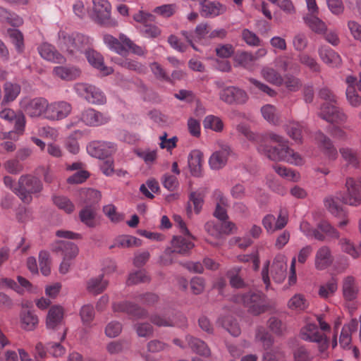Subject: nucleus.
Here are the masks:
<instances>
[{
	"mask_svg": "<svg viewBox=\"0 0 361 361\" xmlns=\"http://www.w3.org/2000/svg\"><path fill=\"white\" fill-rule=\"evenodd\" d=\"M257 151L273 161H285L295 166H301L304 164V159L302 156L288 145H283L281 148H278L261 144L258 146Z\"/></svg>",
	"mask_w": 361,
	"mask_h": 361,
	"instance_id": "1",
	"label": "nucleus"
},
{
	"mask_svg": "<svg viewBox=\"0 0 361 361\" xmlns=\"http://www.w3.org/2000/svg\"><path fill=\"white\" fill-rule=\"evenodd\" d=\"M182 235H176L171 240V247L166 249L164 252V256L161 257V264L166 266L173 262L170 257L171 253H178L180 255H187L194 247L195 245L192 240L195 239L193 235L189 232L188 233H182Z\"/></svg>",
	"mask_w": 361,
	"mask_h": 361,
	"instance_id": "2",
	"label": "nucleus"
},
{
	"mask_svg": "<svg viewBox=\"0 0 361 361\" xmlns=\"http://www.w3.org/2000/svg\"><path fill=\"white\" fill-rule=\"evenodd\" d=\"M236 302L242 303L247 308V311L255 316L259 315L269 309L266 297L259 292H250L235 297Z\"/></svg>",
	"mask_w": 361,
	"mask_h": 361,
	"instance_id": "3",
	"label": "nucleus"
},
{
	"mask_svg": "<svg viewBox=\"0 0 361 361\" xmlns=\"http://www.w3.org/2000/svg\"><path fill=\"white\" fill-rule=\"evenodd\" d=\"M270 270L272 279L278 283H281L286 279L287 272V258L283 255H278L275 257L270 268L269 264L264 265L262 276L264 283L268 288L270 281L269 277V271Z\"/></svg>",
	"mask_w": 361,
	"mask_h": 361,
	"instance_id": "4",
	"label": "nucleus"
},
{
	"mask_svg": "<svg viewBox=\"0 0 361 361\" xmlns=\"http://www.w3.org/2000/svg\"><path fill=\"white\" fill-rule=\"evenodd\" d=\"M59 38L62 40V48L76 57L91 43L89 37L80 33L68 35L64 32H60Z\"/></svg>",
	"mask_w": 361,
	"mask_h": 361,
	"instance_id": "5",
	"label": "nucleus"
},
{
	"mask_svg": "<svg viewBox=\"0 0 361 361\" xmlns=\"http://www.w3.org/2000/svg\"><path fill=\"white\" fill-rule=\"evenodd\" d=\"M41 180L31 175L21 176L18 180V188L13 189L15 192L23 202L29 203L32 200L31 194L37 193L42 190Z\"/></svg>",
	"mask_w": 361,
	"mask_h": 361,
	"instance_id": "6",
	"label": "nucleus"
},
{
	"mask_svg": "<svg viewBox=\"0 0 361 361\" xmlns=\"http://www.w3.org/2000/svg\"><path fill=\"white\" fill-rule=\"evenodd\" d=\"M47 104L48 100L44 97H24L20 101V109L31 118L45 119Z\"/></svg>",
	"mask_w": 361,
	"mask_h": 361,
	"instance_id": "7",
	"label": "nucleus"
},
{
	"mask_svg": "<svg viewBox=\"0 0 361 361\" xmlns=\"http://www.w3.org/2000/svg\"><path fill=\"white\" fill-rule=\"evenodd\" d=\"M73 90L78 97L84 99L90 104L102 105L106 102L104 92L94 85L79 82L74 85Z\"/></svg>",
	"mask_w": 361,
	"mask_h": 361,
	"instance_id": "8",
	"label": "nucleus"
},
{
	"mask_svg": "<svg viewBox=\"0 0 361 361\" xmlns=\"http://www.w3.org/2000/svg\"><path fill=\"white\" fill-rule=\"evenodd\" d=\"M72 104L65 100L48 101L45 119L51 122L61 121L68 117L72 112Z\"/></svg>",
	"mask_w": 361,
	"mask_h": 361,
	"instance_id": "9",
	"label": "nucleus"
},
{
	"mask_svg": "<svg viewBox=\"0 0 361 361\" xmlns=\"http://www.w3.org/2000/svg\"><path fill=\"white\" fill-rule=\"evenodd\" d=\"M94 20L106 27H115L117 22L111 18V6L107 0H92Z\"/></svg>",
	"mask_w": 361,
	"mask_h": 361,
	"instance_id": "10",
	"label": "nucleus"
},
{
	"mask_svg": "<svg viewBox=\"0 0 361 361\" xmlns=\"http://www.w3.org/2000/svg\"><path fill=\"white\" fill-rule=\"evenodd\" d=\"M360 182L351 177L346 178L343 194H338L337 199L346 204L357 207L361 204V191L359 188Z\"/></svg>",
	"mask_w": 361,
	"mask_h": 361,
	"instance_id": "11",
	"label": "nucleus"
},
{
	"mask_svg": "<svg viewBox=\"0 0 361 361\" xmlns=\"http://www.w3.org/2000/svg\"><path fill=\"white\" fill-rule=\"evenodd\" d=\"M206 232L215 239H221L225 235H230L237 229L236 226L231 221L215 222L208 221L204 225Z\"/></svg>",
	"mask_w": 361,
	"mask_h": 361,
	"instance_id": "12",
	"label": "nucleus"
},
{
	"mask_svg": "<svg viewBox=\"0 0 361 361\" xmlns=\"http://www.w3.org/2000/svg\"><path fill=\"white\" fill-rule=\"evenodd\" d=\"M336 104H323L319 116L330 123H344L347 121L348 116Z\"/></svg>",
	"mask_w": 361,
	"mask_h": 361,
	"instance_id": "13",
	"label": "nucleus"
},
{
	"mask_svg": "<svg viewBox=\"0 0 361 361\" xmlns=\"http://www.w3.org/2000/svg\"><path fill=\"white\" fill-rule=\"evenodd\" d=\"M232 151L227 144L219 142L216 149L209 159V164L212 169L219 170L224 167Z\"/></svg>",
	"mask_w": 361,
	"mask_h": 361,
	"instance_id": "14",
	"label": "nucleus"
},
{
	"mask_svg": "<svg viewBox=\"0 0 361 361\" xmlns=\"http://www.w3.org/2000/svg\"><path fill=\"white\" fill-rule=\"evenodd\" d=\"M87 150L92 157L103 159L113 154L116 150V146L111 142L94 141L87 145Z\"/></svg>",
	"mask_w": 361,
	"mask_h": 361,
	"instance_id": "15",
	"label": "nucleus"
},
{
	"mask_svg": "<svg viewBox=\"0 0 361 361\" xmlns=\"http://www.w3.org/2000/svg\"><path fill=\"white\" fill-rule=\"evenodd\" d=\"M220 99L229 104H244L247 100V93L238 87L231 86L224 88L219 93Z\"/></svg>",
	"mask_w": 361,
	"mask_h": 361,
	"instance_id": "16",
	"label": "nucleus"
},
{
	"mask_svg": "<svg viewBox=\"0 0 361 361\" xmlns=\"http://www.w3.org/2000/svg\"><path fill=\"white\" fill-rule=\"evenodd\" d=\"M0 118L9 123L14 122V129L18 134H23L25 126V117L22 112H15L10 108L0 111Z\"/></svg>",
	"mask_w": 361,
	"mask_h": 361,
	"instance_id": "17",
	"label": "nucleus"
},
{
	"mask_svg": "<svg viewBox=\"0 0 361 361\" xmlns=\"http://www.w3.org/2000/svg\"><path fill=\"white\" fill-rule=\"evenodd\" d=\"M150 320L158 326H173L176 325L185 326L187 323L185 317L181 314H176L172 317L166 314H155L150 317Z\"/></svg>",
	"mask_w": 361,
	"mask_h": 361,
	"instance_id": "18",
	"label": "nucleus"
},
{
	"mask_svg": "<svg viewBox=\"0 0 361 361\" xmlns=\"http://www.w3.org/2000/svg\"><path fill=\"white\" fill-rule=\"evenodd\" d=\"M80 119L87 126H98L106 123L109 117L94 109L88 108L82 112Z\"/></svg>",
	"mask_w": 361,
	"mask_h": 361,
	"instance_id": "19",
	"label": "nucleus"
},
{
	"mask_svg": "<svg viewBox=\"0 0 361 361\" xmlns=\"http://www.w3.org/2000/svg\"><path fill=\"white\" fill-rule=\"evenodd\" d=\"M65 310L59 305H52L48 310L46 326L49 329H57L63 324Z\"/></svg>",
	"mask_w": 361,
	"mask_h": 361,
	"instance_id": "20",
	"label": "nucleus"
},
{
	"mask_svg": "<svg viewBox=\"0 0 361 361\" xmlns=\"http://www.w3.org/2000/svg\"><path fill=\"white\" fill-rule=\"evenodd\" d=\"M112 310L114 312H125L136 319L147 317V312L145 310L128 301L114 302Z\"/></svg>",
	"mask_w": 361,
	"mask_h": 361,
	"instance_id": "21",
	"label": "nucleus"
},
{
	"mask_svg": "<svg viewBox=\"0 0 361 361\" xmlns=\"http://www.w3.org/2000/svg\"><path fill=\"white\" fill-rule=\"evenodd\" d=\"M52 250L60 253L63 258L73 259L78 255V246L70 241L56 240L52 244Z\"/></svg>",
	"mask_w": 361,
	"mask_h": 361,
	"instance_id": "22",
	"label": "nucleus"
},
{
	"mask_svg": "<svg viewBox=\"0 0 361 361\" xmlns=\"http://www.w3.org/2000/svg\"><path fill=\"white\" fill-rule=\"evenodd\" d=\"M200 14L204 18H215L224 13L226 11L225 5L219 1H202L200 2Z\"/></svg>",
	"mask_w": 361,
	"mask_h": 361,
	"instance_id": "23",
	"label": "nucleus"
},
{
	"mask_svg": "<svg viewBox=\"0 0 361 361\" xmlns=\"http://www.w3.org/2000/svg\"><path fill=\"white\" fill-rule=\"evenodd\" d=\"M213 199L216 202V208L214 216L221 221H227L228 216L226 208L228 205V200L220 190H215L213 193Z\"/></svg>",
	"mask_w": 361,
	"mask_h": 361,
	"instance_id": "24",
	"label": "nucleus"
},
{
	"mask_svg": "<svg viewBox=\"0 0 361 361\" xmlns=\"http://www.w3.org/2000/svg\"><path fill=\"white\" fill-rule=\"evenodd\" d=\"M342 293L345 300L354 301L359 293V286L355 279L352 276H347L342 281Z\"/></svg>",
	"mask_w": 361,
	"mask_h": 361,
	"instance_id": "25",
	"label": "nucleus"
},
{
	"mask_svg": "<svg viewBox=\"0 0 361 361\" xmlns=\"http://www.w3.org/2000/svg\"><path fill=\"white\" fill-rule=\"evenodd\" d=\"M334 262L331 250L327 246L319 247L314 257V267L317 270H324Z\"/></svg>",
	"mask_w": 361,
	"mask_h": 361,
	"instance_id": "26",
	"label": "nucleus"
},
{
	"mask_svg": "<svg viewBox=\"0 0 361 361\" xmlns=\"http://www.w3.org/2000/svg\"><path fill=\"white\" fill-rule=\"evenodd\" d=\"M318 53L321 60L330 67H338L342 63L340 55L327 46H321Z\"/></svg>",
	"mask_w": 361,
	"mask_h": 361,
	"instance_id": "27",
	"label": "nucleus"
},
{
	"mask_svg": "<svg viewBox=\"0 0 361 361\" xmlns=\"http://www.w3.org/2000/svg\"><path fill=\"white\" fill-rule=\"evenodd\" d=\"M85 55L90 64L98 69L103 75H107L113 72L111 67L104 65V58L99 52L90 49L85 52Z\"/></svg>",
	"mask_w": 361,
	"mask_h": 361,
	"instance_id": "28",
	"label": "nucleus"
},
{
	"mask_svg": "<svg viewBox=\"0 0 361 361\" xmlns=\"http://www.w3.org/2000/svg\"><path fill=\"white\" fill-rule=\"evenodd\" d=\"M38 51L40 56L47 61L57 63H62L65 61V58L48 43L42 44L38 47Z\"/></svg>",
	"mask_w": 361,
	"mask_h": 361,
	"instance_id": "29",
	"label": "nucleus"
},
{
	"mask_svg": "<svg viewBox=\"0 0 361 361\" xmlns=\"http://www.w3.org/2000/svg\"><path fill=\"white\" fill-rule=\"evenodd\" d=\"M315 139L322 150L329 159H336L338 157L337 149L328 137L322 133H318Z\"/></svg>",
	"mask_w": 361,
	"mask_h": 361,
	"instance_id": "30",
	"label": "nucleus"
},
{
	"mask_svg": "<svg viewBox=\"0 0 361 361\" xmlns=\"http://www.w3.org/2000/svg\"><path fill=\"white\" fill-rule=\"evenodd\" d=\"M300 337L309 342H319L323 339V334H321L316 324L307 322L300 329Z\"/></svg>",
	"mask_w": 361,
	"mask_h": 361,
	"instance_id": "31",
	"label": "nucleus"
},
{
	"mask_svg": "<svg viewBox=\"0 0 361 361\" xmlns=\"http://www.w3.org/2000/svg\"><path fill=\"white\" fill-rule=\"evenodd\" d=\"M188 166L194 176H200L202 173L203 153L199 149L192 150L188 155Z\"/></svg>",
	"mask_w": 361,
	"mask_h": 361,
	"instance_id": "32",
	"label": "nucleus"
},
{
	"mask_svg": "<svg viewBox=\"0 0 361 361\" xmlns=\"http://www.w3.org/2000/svg\"><path fill=\"white\" fill-rule=\"evenodd\" d=\"M181 34L185 38L186 41L192 47V48L196 49L193 42H198L204 39L207 35L209 33L207 24L200 23L197 25L193 34H190L187 31H182Z\"/></svg>",
	"mask_w": 361,
	"mask_h": 361,
	"instance_id": "33",
	"label": "nucleus"
},
{
	"mask_svg": "<svg viewBox=\"0 0 361 361\" xmlns=\"http://www.w3.org/2000/svg\"><path fill=\"white\" fill-rule=\"evenodd\" d=\"M342 159L346 165L357 169L360 166V161L357 151L350 147L343 146L339 149Z\"/></svg>",
	"mask_w": 361,
	"mask_h": 361,
	"instance_id": "34",
	"label": "nucleus"
},
{
	"mask_svg": "<svg viewBox=\"0 0 361 361\" xmlns=\"http://www.w3.org/2000/svg\"><path fill=\"white\" fill-rule=\"evenodd\" d=\"M287 142L288 141L283 136L274 133H267L260 137L257 146L264 144L270 147L281 148L283 145L287 146Z\"/></svg>",
	"mask_w": 361,
	"mask_h": 361,
	"instance_id": "35",
	"label": "nucleus"
},
{
	"mask_svg": "<svg viewBox=\"0 0 361 361\" xmlns=\"http://www.w3.org/2000/svg\"><path fill=\"white\" fill-rule=\"evenodd\" d=\"M303 20L310 29L317 34L324 35L327 31L326 23L317 15L307 14Z\"/></svg>",
	"mask_w": 361,
	"mask_h": 361,
	"instance_id": "36",
	"label": "nucleus"
},
{
	"mask_svg": "<svg viewBox=\"0 0 361 361\" xmlns=\"http://www.w3.org/2000/svg\"><path fill=\"white\" fill-rule=\"evenodd\" d=\"M305 129L304 125L295 121H289L285 126V130L287 134L297 143L302 142V132Z\"/></svg>",
	"mask_w": 361,
	"mask_h": 361,
	"instance_id": "37",
	"label": "nucleus"
},
{
	"mask_svg": "<svg viewBox=\"0 0 361 361\" xmlns=\"http://www.w3.org/2000/svg\"><path fill=\"white\" fill-rule=\"evenodd\" d=\"M53 73L63 80H71L78 78L80 71L74 66H56L54 68Z\"/></svg>",
	"mask_w": 361,
	"mask_h": 361,
	"instance_id": "38",
	"label": "nucleus"
},
{
	"mask_svg": "<svg viewBox=\"0 0 361 361\" xmlns=\"http://www.w3.org/2000/svg\"><path fill=\"white\" fill-rule=\"evenodd\" d=\"M103 41L107 47L120 55H126L127 49L126 45L119 39L114 37L111 35H104Z\"/></svg>",
	"mask_w": 361,
	"mask_h": 361,
	"instance_id": "39",
	"label": "nucleus"
},
{
	"mask_svg": "<svg viewBox=\"0 0 361 361\" xmlns=\"http://www.w3.org/2000/svg\"><path fill=\"white\" fill-rule=\"evenodd\" d=\"M185 340L188 342L189 347L196 353L205 357H209L210 355V349L203 341L190 336H187L185 337Z\"/></svg>",
	"mask_w": 361,
	"mask_h": 361,
	"instance_id": "40",
	"label": "nucleus"
},
{
	"mask_svg": "<svg viewBox=\"0 0 361 361\" xmlns=\"http://www.w3.org/2000/svg\"><path fill=\"white\" fill-rule=\"evenodd\" d=\"M338 290V279L333 276L319 288L318 295L323 299L332 297Z\"/></svg>",
	"mask_w": 361,
	"mask_h": 361,
	"instance_id": "41",
	"label": "nucleus"
},
{
	"mask_svg": "<svg viewBox=\"0 0 361 361\" xmlns=\"http://www.w3.org/2000/svg\"><path fill=\"white\" fill-rule=\"evenodd\" d=\"M20 326L26 331H32L38 324V317L30 310L22 311L20 315Z\"/></svg>",
	"mask_w": 361,
	"mask_h": 361,
	"instance_id": "42",
	"label": "nucleus"
},
{
	"mask_svg": "<svg viewBox=\"0 0 361 361\" xmlns=\"http://www.w3.org/2000/svg\"><path fill=\"white\" fill-rule=\"evenodd\" d=\"M20 92V86L11 82H5L4 85V98L2 104L14 101Z\"/></svg>",
	"mask_w": 361,
	"mask_h": 361,
	"instance_id": "43",
	"label": "nucleus"
},
{
	"mask_svg": "<svg viewBox=\"0 0 361 361\" xmlns=\"http://www.w3.org/2000/svg\"><path fill=\"white\" fill-rule=\"evenodd\" d=\"M141 245V240L133 235H123L115 239L111 247L128 248L132 247H139Z\"/></svg>",
	"mask_w": 361,
	"mask_h": 361,
	"instance_id": "44",
	"label": "nucleus"
},
{
	"mask_svg": "<svg viewBox=\"0 0 361 361\" xmlns=\"http://www.w3.org/2000/svg\"><path fill=\"white\" fill-rule=\"evenodd\" d=\"M252 57V52L240 51L235 54L233 61L236 66L252 71L254 69V63Z\"/></svg>",
	"mask_w": 361,
	"mask_h": 361,
	"instance_id": "45",
	"label": "nucleus"
},
{
	"mask_svg": "<svg viewBox=\"0 0 361 361\" xmlns=\"http://www.w3.org/2000/svg\"><path fill=\"white\" fill-rule=\"evenodd\" d=\"M108 286V282L103 279V275H99L90 279L87 283L89 292L97 295L104 291Z\"/></svg>",
	"mask_w": 361,
	"mask_h": 361,
	"instance_id": "46",
	"label": "nucleus"
},
{
	"mask_svg": "<svg viewBox=\"0 0 361 361\" xmlns=\"http://www.w3.org/2000/svg\"><path fill=\"white\" fill-rule=\"evenodd\" d=\"M309 302L306 298L300 293H296L288 301V307L293 311H303L307 308Z\"/></svg>",
	"mask_w": 361,
	"mask_h": 361,
	"instance_id": "47",
	"label": "nucleus"
},
{
	"mask_svg": "<svg viewBox=\"0 0 361 361\" xmlns=\"http://www.w3.org/2000/svg\"><path fill=\"white\" fill-rule=\"evenodd\" d=\"M273 169L279 176L289 181L298 182L300 180V175L298 172L286 166L274 164L273 165Z\"/></svg>",
	"mask_w": 361,
	"mask_h": 361,
	"instance_id": "48",
	"label": "nucleus"
},
{
	"mask_svg": "<svg viewBox=\"0 0 361 361\" xmlns=\"http://www.w3.org/2000/svg\"><path fill=\"white\" fill-rule=\"evenodd\" d=\"M203 126L205 129H209L216 133L222 132L224 128L222 119L214 115L207 116L203 121Z\"/></svg>",
	"mask_w": 361,
	"mask_h": 361,
	"instance_id": "49",
	"label": "nucleus"
},
{
	"mask_svg": "<svg viewBox=\"0 0 361 361\" xmlns=\"http://www.w3.org/2000/svg\"><path fill=\"white\" fill-rule=\"evenodd\" d=\"M262 78L267 82L278 86L283 85V79L273 68L264 67L261 71Z\"/></svg>",
	"mask_w": 361,
	"mask_h": 361,
	"instance_id": "50",
	"label": "nucleus"
},
{
	"mask_svg": "<svg viewBox=\"0 0 361 361\" xmlns=\"http://www.w3.org/2000/svg\"><path fill=\"white\" fill-rule=\"evenodd\" d=\"M255 341L259 342L265 350L270 348L274 343L271 335L263 326H259L257 329Z\"/></svg>",
	"mask_w": 361,
	"mask_h": 361,
	"instance_id": "51",
	"label": "nucleus"
},
{
	"mask_svg": "<svg viewBox=\"0 0 361 361\" xmlns=\"http://www.w3.org/2000/svg\"><path fill=\"white\" fill-rule=\"evenodd\" d=\"M80 317L82 324L89 326L94 319L95 312L93 305L86 304L81 307L80 310Z\"/></svg>",
	"mask_w": 361,
	"mask_h": 361,
	"instance_id": "52",
	"label": "nucleus"
},
{
	"mask_svg": "<svg viewBox=\"0 0 361 361\" xmlns=\"http://www.w3.org/2000/svg\"><path fill=\"white\" fill-rule=\"evenodd\" d=\"M0 22L7 23L13 26H20L23 23L22 18L10 13L3 7H0Z\"/></svg>",
	"mask_w": 361,
	"mask_h": 361,
	"instance_id": "53",
	"label": "nucleus"
},
{
	"mask_svg": "<svg viewBox=\"0 0 361 361\" xmlns=\"http://www.w3.org/2000/svg\"><path fill=\"white\" fill-rule=\"evenodd\" d=\"M248 81L252 85V86L250 87V91L251 92H256L257 90H259L266 93L270 97H274L276 94V92L273 89L257 79L250 78H248Z\"/></svg>",
	"mask_w": 361,
	"mask_h": 361,
	"instance_id": "54",
	"label": "nucleus"
},
{
	"mask_svg": "<svg viewBox=\"0 0 361 361\" xmlns=\"http://www.w3.org/2000/svg\"><path fill=\"white\" fill-rule=\"evenodd\" d=\"M248 81L252 85V86L250 87V91L251 92H256L257 90H259L266 93L270 97H274L276 94V92L273 89L257 79L250 78H248Z\"/></svg>",
	"mask_w": 361,
	"mask_h": 361,
	"instance_id": "55",
	"label": "nucleus"
},
{
	"mask_svg": "<svg viewBox=\"0 0 361 361\" xmlns=\"http://www.w3.org/2000/svg\"><path fill=\"white\" fill-rule=\"evenodd\" d=\"M159 185L158 182L151 178L146 181L145 184L141 185L140 188V192L147 198L152 199L154 197L153 193L158 192Z\"/></svg>",
	"mask_w": 361,
	"mask_h": 361,
	"instance_id": "56",
	"label": "nucleus"
},
{
	"mask_svg": "<svg viewBox=\"0 0 361 361\" xmlns=\"http://www.w3.org/2000/svg\"><path fill=\"white\" fill-rule=\"evenodd\" d=\"M261 112L264 118L269 123L274 125L279 123V116L274 106L266 104L262 107Z\"/></svg>",
	"mask_w": 361,
	"mask_h": 361,
	"instance_id": "57",
	"label": "nucleus"
},
{
	"mask_svg": "<svg viewBox=\"0 0 361 361\" xmlns=\"http://www.w3.org/2000/svg\"><path fill=\"white\" fill-rule=\"evenodd\" d=\"M80 221L89 227H94L95 223V212L90 207H87L80 212Z\"/></svg>",
	"mask_w": 361,
	"mask_h": 361,
	"instance_id": "58",
	"label": "nucleus"
},
{
	"mask_svg": "<svg viewBox=\"0 0 361 361\" xmlns=\"http://www.w3.org/2000/svg\"><path fill=\"white\" fill-rule=\"evenodd\" d=\"M103 212L109 220L114 224L119 223L124 219L123 214L117 212L116 207L112 204L104 206Z\"/></svg>",
	"mask_w": 361,
	"mask_h": 361,
	"instance_id": "59",
	"label": "nucleus"
},
{
	"mask_svg": "<svg viewBox=\"0 0 361 361\" xmlns=\"http://www.w3.org/2000/svg\"><path fill=\"white\" fill-rule=\"evenodd\" d=\"M7 34L15 45L17 51L21 53L24 48L23 37L21 32L16 29H9Z\"/></svg>",
	"mask_w": 361,
	"mask_h": 361,
	"instance_id": "60",
	"label": "nucleus"
},
{
	"mask_svg": "<svg viewBox=\"0 0 361 361\" xmlns=\"http://www.w3.org/2000/svg\"><path fill=\"white\" fill-rule=\"evenodd\" d=\"M204 194L203 191H195L190 193V203L193 205L195 212L199 214L204 204Z\"/></svg>",
	"mask_w": 361,
	"mask_h": 361,
	"instance_id": "61",
	"label": "nucleus"
},
{
	"mask_svg": "<svg viewBox=\"0 0 361 361\" xmlns=\"http://www.w3.org/2000/svg\"><path fill=\"white\" fill-rule=\"evenodd\" d=\"M54 204L60 209L63 210L68 214L74 210V205L67 197L64 196H55L53 198Z\"/></svg>",
	"mask_w": 361,
	"mask_h": 361,
	"instance_id": "62",
	"label": "nucleus"
},
{
	"mask_svg": "<svg viewBox=\"0 0 361 361\" xmlns=\"http://www.w3.org/2000/svg\"><path fill=\"white\" fill-rule=\"evenodd\" d=\"M218 322L222 325L232 336H238L240 334V329L238 323L233 320L231 317H228L224 320Z\"/></svg>",
	"mask_w": 361,
	"mask_h": 361,
	"instance_id": "63",
	"label": "nucleus"
},
{
	"mask_svg": "<svg viewBox=\"0 0 361 361\" xmlns=\"http://www.w3.org/2000/svg\"><path fill=\"white\" fill-rule=\"evenodd\" d=\"M276 65L283 71L299 70V66L291 62V59L286 56L278 57L276 59Z\"/></svg>",
	"mask_w": 361,
	"mask_h": 361,
	"instance_id": "64",
	"label": "nucleus"
}]
</instances>
